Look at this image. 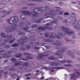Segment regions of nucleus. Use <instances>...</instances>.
Returning <instances> with one entry per match:
<instances>
[{
    "mask_svg": "<svg viewBox=\"0 0 80 80\" xmlns=\"http://www.w3.org/2000/svg\"><path fill=\"white\" fill-rule=\"evenodd\" d=\"M30 25V22H27L25 23V25H26V26H28V25Z\"/></svg>",
    "mask_w": 80,
    "mask_h": 80,
    "instance_id": "37998d69",
    "label": "nucleus"
},
{
    "mask_svg": "<svg viewBox=\"0 0 80 80\" xmlns=\"http://www.w3.org/2000/svg\"><path fill=\"white\" fill-rule=\"evenodd\" d=\"M61 30L65 32L69 36H71L72 35L73 33H74V31H70L69 29L68 28H66L64 26H62L61 27Z\"/></svg>",
    "mask_w": 80,
    "mask_h": 80,
    "instance_id": "39448f33",
    "label": "nucleus"
},
{
    "mask_svg": "<svg viewBox=\"0 0 80 80\" xmlns=\"http://www.w3.org/2000/svg\"><path fill=\"white\" fill-rule=\"evenodd\" d=\"M10 70L11 71H12V70H15V68H9Z\"/></svg>",
    "mask_w": 80,
    "mask_h": 80,
    "instance_id": "69168bd1",
    "label": "nucleus"
},
{
    "mask_svg": "<svg viewBox=\"0 0 80 80\" xmlns=\"http://www.w3.org/2000/svg\"><path fill=\"white\" fill-rule=\"evenodd\" d=\"M76 2L77 3H78V4L79 5H80V1H76Z\"/></svg>",
    "mask_w": 80,
    "mask_h": 80,
    "instance_id": "774afa93",
    "label": "nucleus"
},
{
    "mask_svg": "<svg viewBox=\"0 0 80 80\" xmlns=\"http://www.w3.org/2000/svg\"><path fill=\"white\" fill-rule=\"evenodd\" d=\"M25 58H26V61H28V60H30V59H32V58L30 56L26 57Z\"/></svg>",
    "mask_w": 80,
    "mask_h": 80,
    "instance_id": "72a5a7b5",
    "label": "nucleus"
},
{
    "mask_svg": "<svg viewBox=\"0 0 80 80\" xmlns=\"http://www.w3.org/2000/svg\"><path fill=\"white\" fill-rule=\"evenodd\" d=\"M28 40V38L26 37H24L22 36V37L21 38L18 40V42L19 43H22L23 42L24 43H25L26 41H24V40Z\"/></svg>",
    "mask_w": 80,
    "mask_h": 80,
    "instance_id": "9b49d317",
    "label": "nucleus"
},
{
    "mask_svg": "<svg viewBox=\"0 0 80 80\" xmlns=\"http://www.w3.org/2000/svg\"><path fill=\"white\" fill-rule=\"evenodd\" d=\"M37 58L39 60H45V58H43V54H39V56Z\"/></svg>",
    "mask_w": 80,
    "mask_h": 80,
    "instance_id": "4468645a",
    "label": "nucleus"
},
{
    "mask_svg": "<svg viewBox=\"0 0 80 80\" xmlns=\"http://www.w3.org/2000/svg\"><path fill=\"white\" fill-rule=\"evenodd\" d=\"M1 45H4V46H5L6 45V44L5 42H2L1 43Z\"/></svg>",
    "mask_w": 80,
    "mask_h": 80,
    "instance_id": "0e129e2a",
    "label": "nucleus"
},
{
    "mask_svg": "<svg viewBox=\"0 0 80 80\" xmlns=\"http://www.w3.org/2000/svg\"><path fill=\"white\" fill-rule=\"evenodd\" d=\"M44 40L45 42H53V40H51L49 39H45Z\"/></svg>",
    "mask_w": 80,
    "mask_h": 80,
    "instance_id": "bb28decb",
    "label": "nucleus"
},
{
    "mask_svg": "<svg viewBox=\"0 0 80 80\" xmlns=\"http://www.w3.org/2000/svg\"><path fill=\"white\" fill-rule=\"evenodd\" d=\"M23 55H28V56H30V55L29 53H24Z\"/></svg>",
    "mask_w": 80,
    "mask_h": 80,
    "instance_id": "5fc2aeb1",
    "label": "nucleus"
},
{
    "mask_svg": "<svg viewBox=\"0 0 80 80\" xmlns=\"http://www.w3.org/2000/svg\"><path fill=\"white\" fill-rule=\"evenodd\" d=\"M52 28L51 27H48L47 26H45L44 27H39L38 28V30H42V31H45L46 30H52Z\"/></svg>",
    "mask_w": 80,
    "mask_h": 80,
    "instance_id": "1a4fd4ad",
    "label": "nucleus"
},
{
    "mask_svg": "<svg viewBox=\"0 0 80 80\" xmlns=\"http://www.w3.org/2000/svg\"><path fill=\"white\" fill-rule=\"evenodd\" d=\"M18 62H15L14 64V66L15 67H17V66L18 65H22V63H20V62H21L20 61H19Z\"/></svg>",
    "mask_w": 80,
    "mask_h": 80,
    "instance_id": "412c9836",
    "label": "nucleus"
},
{
    "mask_svg": "<svg viewBox=\"0 0 80 80\" xmlns=\"http://www.w3.org/2000/svg\"><path fill=\"white\" fill-rule=\"evenodd\" d=\"M15 40V38H13L12 40V39L9 40L8 41V43H12Z\"/></svg>",
    "mask_w": 80,
    "mask_h": 80,
    "instance_id": "c756f323",
    "label": "nucleus"
},
{
    "mask_svg": "<svg viewBox=\"0 0 80 80\" xmlns=\"http://www.w3.org/2000/svg\"><path fill=\"white\" fill-rule=\"evenodd\" d=\"M58 18L60 20H63V18L62 17H58Z\"/></svg>",
    "mask_w": 80,
    "mask_h": 80,
    "instance_id": "e2e57ef3",
    "label": "nucleus"
},
{
    "mask_svg": "<svg viewBox=\"0 0 80 80\" xmlns=\"http://www.w3.org/2000/svg\"><path fill=\"white\" fill-rule=\"evenodd\" d=\"M71 42L72 43H75V41L72 40H71Z\"/></svg>",
    "mask_w": 80,
    "mask_h": 80,
    "instance_id": "338daca9",
    "label": "nucleus"
},
{
    "mask_svg": "<svg viewBox=\"0 0 80 80\" xmlns=\"http://www.w3.org/2000/svg\"><path fill=\"white\" fill-rule=\"evenodd\" d=\"M56 43H57L54 42L52 43V44H53V45H58L59 46H62V43H61V42H60V41H59V40H56Z\"/></svg>",
    "mask_w": 80,
    "mask_h": 80,
    "instance_id": "dca6fc26",
    "label": "nucleus"
},
{
    "mask_svg": "<svg viewBox=\"0 0 80 80\" xmlns=\"http://www.w3.org/2000/svg\"><path fill=\"white\" fill-rule=\"evenodd\" d=\"M12 52V51H7V52H5L4 54H0L1 55V57H2V58H8L9 57H10L11 56H8L7 55H10V54H11Z\"/></svg>",
    "mask_w": 80,
    "mask_h": 80,
    "instance_id": "6e6552de",
    "label": "nucleus"
},
{
    "mask_svg": "<svg viewBox=\"0 0 80 80\" xmlns=\"http://www.w3.org/2000/svg\"><path fill=\"white\" fill-rule=\"evenodd\" d=\"M55 37L57 39H59V40L61 39V37L58 35H57L55 36L54 35H51L49 36V38H52V39H55Z\"/></svg>",
    "mask_w": 80,
    "mask_h": 80,
    "instance_id": "ddd939ff",
    "label": "nucleus"
},
{
    "mask_svg": "<svg viewBox=\"0 0 80 80\" xmlns=\"http://www.w3.org/2000/svg\"><path fill=\"white\" fill-rule=\"evenodd\" d=\"M29 39L30 41H35V39L32 36H30L29 37Z\"/></svg>",
    "mask_w": 80,
    "mask_h": 80,
    "instance_id": "473e14b6",
    "label": "nucleus"
},
{
    "mask_svg": "<svg viewBox=\"0 0 80 80\" xmlns=\"http://www.w3.org/2000/svg\"><path fill=\"white\" fill-rule=\"evenodd\" d=\"M35 45H40V42H39L38 41L37 42H36L35 43Z\"/></svg>",
    "mask_w": 80,
    "mask_h": 80,
    "instance_id": "603ef678",
    "label": "nucleus"
},
{
    "mask_svg": "<svg viewBox=\"0 0 80 80\" xmlns=\"http://www.w3.org/2000/svg\"><path fill=\"white\" fill-rule=\"evenodd\" d=\"M16 58H20L22 56V54L20 53H17L15 54Z\"/></svg>",
    "mask_w": 80,
    "mask_h": 80,
    "instance_id": "aec40b11",
    "label": "nucleus"
},
{
    "mask_svg": "<svg viewBox=\"0 0 80 80\" xmlns=\"http://www.w3.org/2000/svg\"><path fill=\"white\" fill-rule=\"evenodd\" d=\"M49 35V32H47L44 34V36L46 38H48V35Z\"/></svg>",
    "mask_w": 80,
    "mask_h": 80,
    "instance_id": "c9c22d12",
    "label": "nucleus"
},
{
    "mask_svg": "<svg viewBox=\"0 0 80 80\" xmlns=\"http://www.w3.org/2000/svg\"><path fill=\"white\" fill-rule=\"evenodd\" d=\"M26 49L27 50H29V49H30V48H31V46L30 45H27L26 46Z\"/></svg>",
    "mask_w": 80,
    "mask_h": 80,
    "instance_id": "4c0bfd02",
    "label": "nucleus"
},
{
    "mask_svg": "<svg viewBox=\"0 0 80 80\" xmlns=\"http://www.w3.org/2000/svg\"><path fill=\"white\" fill-rule=\"evenodd\" d=\"M76 54H77V55H80V52L78 51V50L77 51H76ZM77 60H78V61H80V58L79 57H78L77 58Z\"/></svg>",
    "mask_w": 80,
    "mask_h": 80,
    "instance_id": "4be33fe9",
    "label": "nucleus"
},
{
    "mask_svg": "<svg viewBox=\"0 0 80 80\" xmlns=\"http://www.w3.org/2000/svg\"><path fill=\"white\" fill-rule=\"evenodd\" d=\"M58 20L55 19L54 20L51 22V23H58Z\"/></svg>",
    "mask_w": 80,
    "mask_h": 80,
    "instance_id": "7c9ffc66",
    "label": "nucleus"
},
{
    "mask_svg": "<svg viewBox=\"0 0 80 80\" xmlns=\"http://www.w3.org/2000/svg\"><path fill=\"white\" fill-rule=\"evenodd\" d=\"M5 48H9L10 47V46H9L8 45H6L5 46Z\"/></svg>",
    "mask_w": 80,
    "mask_h": 80,
    "instance_id": "de8ad7c7",
    "label": "nucleus"
},
{
    "mask_svg": "<svg viewBox=\"0 0 80 80\" xmlns=\"http://www.w3.org/2000/svg\"><path fill=\"white\" fill-rule=\"evenodd\" d=\"M44 11H48V8L46 7H44Z\"/></svg>",
    "mask_w": 80,
    "mask_h": 80,
    "instance_id": "3c124183",
    "label": "nucleus"
},
{
    "mask_svg": "<svg viewBox=\"0 0 80 80\" xmlns=\"http://www.w3.org/2000/svg\"><path fill=\"white\" fill-rule=\"evenodd\" d=\"M17 24H14L11 27H8L6 30L7 32H12L15 29L17 28Z\"/></svg>",
    "mask_w": 80,
    "mask_h": 80,
    "instance_id": "0eeeda50",
    "label": "nucleus"
},
{
    "mask_svg": "<svg viewBox=\"0 0 80 80\" xmlns=\"http://www.w3.org/2000/svg\"><path fill=\"white\" fill-rule=\"evenodd\" d=\"M9 24H13L15 23L16 22H17L18 21V17L17 16H14L11 17L10 19H8L7 20Z\"/></svg>",
    "mask_w": 80,
    "mask_h": 80,
    "instance_id": "20e7f679",
    "label": "nucleus"
},
{
    "mask_svg": "<svg viewBox=\"0 0 80 80\" xmlns=\"http://www.w3.org/2000/svg\"><path fill=\"white\" fill-rule=\"evenodd\" d=\"M42 69H45V70H47L48 68L46 67H44L42 68Z\"/></svg>",
    "mask_w": 80,
    "mask_h": 80,
    "instance_id": "bf43d9fd",
    "label": "nucleus"
},
{
    "mask_svg": "<svg viewBox=\"0 0 80 80\" xmlns=\"http://www.w3.org/2000/svg\"><path fill=\"white\" fill-rule=\"evenodd\" d=\"M75 14L73 13H72L71 14L70 18H72L71 20L72 22V25L73 27H74L76 30H77V31L78 32H80V27L78 26H80V20H79L76 23V21L77 19L75 18Z\"/></svg>",
    "mask_w": 80,
    "mask_h": 80,
    "instance_id": "f257e3e1",
    "label": "nucleus"
},
{
    "mask_svg": "<svg viewBox=\"0 0 80 80\" xmlns=\"http://www.w3.org/2000/svg\"><path fill=\"white\" fill-rule=\"evenodd\" d=\"M63 13V12L62 11H59L58 13V15H62Z\"/></svg>",
    "mask_w": 80,
    "mask_h": 80,
    "instance_id": "ea45409f",
    "label": "nucleus"
},
{
    "mask_svg": "<svg viewBox=\"0 0 80 80\" xmlns=\"http://www.w3.org/2000/svg\"><path fill=\"white\" fill-rule=\"evenodd\" d=\"M6 12L7 11H2L0 12V13H4L3 16L1 17V18H2V17H5V16H6L7 14H9L10 13V12H8L7 13H6Z\"/></svg>",
    "mask_w": 80,
    "mask_h": 80,
    "instance_id": "f3484780",
    "label": "nucleus"
},
{
    "mask_svg": "<svg viewBox=\"0 0 80 80\" xmlns=\"http://www.w3.org/2000/svg\"><path fill=\"white\" fill-rule=\"evenodd\" d=\"M51 66H57L58 65V64L57 63H56L54 62H52L50 63Z\"/></svg>",
    "mask_w": 80,
    "mask_h": 80,
    "instance_id": "6ab92c4d",
    "label": "nucleus"
},
{
    "mask_svg": "<svg viewBox=\"0 0 80 80\" xmlns=\"http://www.w3.org/2000/svg\"><path fill=\"white\" fill-rule=\"evenodd\" d=\"M16 75V74H15V73L13 74H12L11 75V78H13V77H15V76Z\"/></svg>",
    "mask_w": 80,
    "mask_h": 80,
    "instance_id": "4d7b16f0",
    "label": "nucleus"
},
{
    "mask_svg": "<svg viewBox=\"0 0 80 80\" xmlns=\"http://www.w3.org/2000/svg\"><path fill=\"white\" fill-rule=\"evenodd\" d=\"M45 44H46V43H41V45L42 46H44V47H46V48L47 49H49V48H50V47L48 46L44 45H45Z\"/></svg>",
    "mask_w": 80,
    "mask_h": 80,
    "instance_id": "a878e982",
    "label": "nucleus"
},
{
    "mask_svg": "<svg viewBox=\"0 0 80 80\" xmlns=\"http://www.w3.org/2000/svg\"><path fill=\"white\" fill-rule=\"evenodd\" d=\"M44 7H41L40 8H41V11H45V8H44Z\"/></svg>",
    "mask_w": 80,
    "mask_h": 80,
    "instance_id": "864d4df0",
    "label": "nucleus"
},
{
    "mask_svg": "<svg viewBox=\"0 0 80 80\" xmlns=\"http://www.w3.org/2000/svg\"><path fill=\"white\" fill-rule=\"evenodd\" d=\"M17 59L13 58H11V62H17Z\"/></svg>",
    "mask_w": 80,
    "mask_h": 80,
    "instance_id": "f704fd0d",
    "label": "nucleus"
},
{
    "mask_svg": "<svg viewBox=\"0 0 80 80\" xmlns=\"http://www.w3.org/2000/svg\"><path fill=\"white\" fill-rule=\"evenodd\" d=\"M22 30H24V31H26V32H27V31H28V30L29 29V27H25L24 28H22Z\"/></svg>",
    "mask_w": 80,
    "mask_h": 80,
    "instance_id": "393cba45",
    "label": "nucleus"
},
{
    "mask_svg": "<svg viewBox=\"0 0 80 80\" xmlns=\"http://www.w3.org/2000/svg\"><path fill=\"white\" fill-rule=\"evenodd\" d=\"M67 55H70L72 58H76V57L74 55V53L72 52V51H68L67 52Z\"/></svg>",
    "mask_w": 80,
    "mask_h": 80,
    "instance_id": "f8f14e48",
    "label": "nucleus"
},
{
    "mask_svg": "<svg viewBox=\"0 0 80 80\" xmlns=\"http://www.w3.org/2000/svg\"><path fill=\"white\" fill-rule=\"evenodd\" d=\"M7 39H4V42H8L10 39H11L12 38V36L11 35L8 34L7 35Z\"/></svg>",
    "mask_w": 80,
    "mask_h": 80,
    "instance_id": "2eb2a0df",
    "label": "nucleus"
},
{
    "mask_svg": "<svg viewBox=\"0 0 80 80\" xmlns=\"http://www.w3.org/2000/svg\"><path fill=\"white\" fill-rule=\"evenodd\" d=\"M22 13V14H23L25 15H28V16H30V15H32L33 17L38 16V12L37 11H33V14H32V13H31L30 12L28 11H23Z\"/></svg>",
    "mask_w": 80,
    "mask_h": 80,
    "instance_id": "423d86ee",
    "label": "nucleus"
},
{
    "mask_svg": "<svg viewBox=\"0 0 80 80\" xmlns=\"http://www.w3.org/2000/svg\"><path fill=\"white\" fill-rule=\"evenodd\" d=\"M30 75H31V73H29L28 74H26L24 75V77H27V76H29Z\"/></svg>",
    "mask_w": 80,
    "mask_h": 80,
    "instance_id": "052dcab7",
    "label": "nucleus"
},
{
    "mask_svg": "<svg viewBox=\"0 0 80 80\" xmlns=\"http://www.w3.org/2000/svg\"><path fill=\"white\" fill-rule=\"evenodd\" d=\"M19 44L18 43H15L14 44L11 45L12 47H18Z\"/></svg>",
    "mask_w": 80,
    "mask_h": 80,
    "instance_id": "cd10ccee",
    "label": "nucleus"
},
{
    "mask_svg": "<svg viewBox=\"0 0 80 80\" xmlns=\"http://www.w3.org/2000/svg\"><path fill=\"white\" fill-rule=\"evenodd\" d=\"M18 35H25V33L23 32H22L18 33Z\"/></svg>",
    "mask_w": 80,
    "mask_h": 80,
    "instance_id": "a19ab883",
    "label": "nucleus"
},
{
    "mask_svg": "<svg viewBox=\"0 0 80 80\" xmlns=\"http://www.w3.org/2000/svg\"><path fill=\"white\" fill-rule=\"evenodd\" d=\"M23 25H24V23L23 22H21L20 23L19 25V26L20 27H23Z\"/></svg>",
    "mask_w": 80,
    "mask_h": 80,
    "instance_id": "58836bf2",
    "label": "nucleus"
},
{
    "mask_svg": "<svg viewBox=\"0 0 80 80\" xmlns=\"http://www.w3.org/2000/svg\"><path fill=\"white\" fill-rule=\"evenodd\" d=\"M43 20V18H40L38 20L34 21V23H40L41 21Z\"/></svg>",
    "mask_w": 80,
    "mask_h": 80,
    "instance_id": "5701e85b",
    "label": "nucleus"
},
{
    "mask_svg": "<svg viewBox=\"0 0 80 80\" xmlns=\"http://www.w3.org/2000/svg\"><path fill=\"white\" fill-rule=\"evenodd\" d=\"M60 10L59 9H56L55 11L54 10H50L49 12L46 13L45 14V16L50 18H53V15H57L58 12Z\"/></svg>",
    "mask_w": 80,
    "mask_h": 80,
    "instance_id": "f03ea898",
    "label": "nucleus"
},
{
    "mask_svg": "<svg viewBox=\"0 0 80 80\" xmlns=\"http://www.w3.org/2000/svg\"><path fill=\"white\" fill-rule=\"evenodd\" d=\"M28 6L33 7V6H34V5H35V4L33 3H28Z\"/></svg>",
    "mask_w": 80,
    "mask_h": 80,
    "instance_id": "c03bdc74",
    "label": "nucleus"
},
{
    "mask_svg": "<svg viewBox=\"0 0 80 80\" xmlns=\"http://www.w3.org/2000/svg\"><path fill=\"white\" fill-rule=\"evenodd\" d=\"M0 35L2 37L7 38V36L5 35V34H4V33L3 32L1 33Z\"/></svg>",
    "mask_w": 80,
    "mask_h": 80,
    "instance_id": "2f4dec72",
    "label": "nucleus"
},
{
    "mask_svg": "<svg viewBox=\"0 0 80 80\" xmlns=\"http://www.w3.org/2000/svg\"><path fill=\"white\" fill-rule=\"evenodd\" d=\"M61 48L62 49V50H59L57 51V52L58 53H54V54H55V55H56L57 56H60V53H64L65 52V49H67L66 48L63 47Z\"/></svg>",
    "mask_w": 80,
    "mask_h": 80,
    "instance_id": "9d476101",
    "label": "nucleus"
},
{
    "mask_svg": "<svg viewBox=\"0 0 80 80\" xmlns=\"http://www.w3.org/2000/svg\"><path fill=\"white\" fill-rule=\"evenodd\" d=\"M37 27V24H33L32 26V28H35V27Z\"/></svg>",
    "mask_w": 80,
    "mask_h": 80,
    "instance_id": "09e8293b",
    "label": "nucleus"
},
{
    "mask_svg": "<svg viewBox=\"0 0 80 80\" xmlns=\"http://www.w3.org/2000/svg\"><path fill=\"white\" fill-rule=\"evenodd\" d=\"M20 50H26V48L24 47H21L20 48Z\"/></svg>",
    "mask_w": 80,
    "mask_h": 80,
    "instance_id": "49530a36",
    "label": "nucleus"
},
{
    "mask_svg": "<svg viewBox=\"0 0 80 80\" xmlns=\"http://www.w3.org/2000/svg\"><path fill=\"white\" fill-rule=\"evenodd\" d=\"M21 60H23L24 61H26L27 59H26V58H21Z\"/></svg>",
    "mask_w": 80,
    "mask_h": 80,
    "instance_id": "13d9d810",
    "label": "nucleus"
},
{
    "mask_svg": "<svg viewBox=\"0 0 80 80\" xmlns=\"http://www.w3.org/2000/svg\"><path fill=\"white\" fill-rule=\"evenodd\" d=\"M28 65H29V63H28V62H25L22 65V66L23 67H24V66H28Z\"/></svg>",
    "mask_w": 80,
    "mask_h": 80,
    "instance_id": "e433bc0d",
    "label": "nucleus"
},
{
    "mask_svg": "<svg viewBox=\"0 0 80 80\" xmlns=\"http://www.w3.org/2000/svg\"><path fill=\"white\" fill-rule=\"evenodd\" d=\"M49 55L48 54H44V55H43L42 54V56L43 57H48Z\"/></svg>",
    "mask_w": 80,
    "mask_h": 80,
    "instance_id": "680f3d73",
    "label": "nucleus"
},
{
    "mask_svg": "<svg viewBox=\"0 0 80 80\" xmlns=\"http://www.w3.org/2000/svg\"><path fill=\"white\" fill-rule=\"evenodd\" d=\"M64 66L65 67H72V65L70 64H64Z\"/></svg>",
    "mask_w": 80,
    "mask_h": 80,
    "instance_id": "79ce46f5",
    "label": "nucleus"
},
{
    "mask_svg": "<svg viewBox=\"0 0 80 80\" xmlns=\"http://www.w3.org/2000/svg\"><path fill=\"white\" fill-rule=\"evenodd\" d=\"M73 70L75 71L76 73H75L70 74V79L72 80H77L76 78H78L79 75H80V71L74 69H73Z\"/></svg>",
    "mask_w": 80,
    "mask_h": 80,
    "instance_id": "7ed1b4c3",
    "label": "nucleus"
},
{
    "mask_svg": "<svg viewBox=\"0 0 80 80\" xmlns=\"http://www.w3.org/2000/svg\"><path fill=\"white\" fill-rule=\"evenodd\" d=\"M60 62L62 63H72V61H71L70 60L60 61Z\"/></svg>",
    "mask_w": 80,
    "mask_h": 80,
    "instance_id": "a211bd4d",
    "label": "nucleus"
},
{
    "mask_svg": "<svg viewBox=\"0 0 80 80\" xmlns=\"http://www.w3.org/2000/svg\"><path fill=\"white\" fill-rule=\"evenodd\" d=\"M70 14L68 12H66L64 13V15H69Z\"/></svg>",
    "mask_w": 80,
    "mask_h": 80,
    "instance_id": "a18cd8bd",
    "label": "nucleus"
},
{
    "mask_svg": "<svg viewBox=\"0 0 80 80\" xmlns=\"http://www.w3.org/2000/svg\"><path fill=\"white\" fill-rule=\"evenodd\" d=\"M63 23H67V22H68V20L67 19H65L63 20Z\"/></svg>",
    "mask_w": 80,
    "mask_h": 80,
    "instance_id": "8fccbe9b",
    "label": "nucleus"
},
{
    "mask_svg": "<svg viewBox=\"0 0 80 80\" xmlns=\"http://www.w3.org/2000/svg\"><path fill=\"white\" fill-rule=\"evenodd\" d=\"M65 68L63 67H56V68L57 70H62Z\"/></svg>",
    "mask_w": 80,
    "mask_h": 80,
    "instance_id": "c85d7f7f",
    "label": "nucleus"
},
{
    "mask_svg": "<svg viewBox=\"0 0 80 80\" xmlns=\"http://www.w3.org/2000/svg\"><path fill=\"white\" fill-rule=\"evenodd\" d=\"M48 59L49 60H55V58H54L52 56H51L48 57Z\"/></svg>",
    "mask_w": 80,
    "mask_h": 80,
    "instance_id": "b1692460",
    "label": "nucleus"
},
{
    "mask_svg": "<svg viewBox=\"0 0 80 80\" xmlns=\"http://www.w3.org/2000/svg\"><path fill=\"white\" fill-rule=\"evenodd\" d=\"M34 49L35 50H39L40 49L39 47H37L35 46L34 48Z\"/></svg>",
    "mask_w": 80,
    "mask_h": 80,
    "instance_id": "6e6d98bb",
    "label": "nucleus"
}]
</instances>
